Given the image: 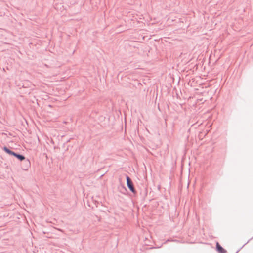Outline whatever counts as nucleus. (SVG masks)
<instances>
[{
    "mask_svg": "<svg viewBox=\"0 0 253 253\" xmlns=\"http://www.w3.org/2000/svg\"><path fill=\"white\" fill-rule=\"evenodd\" d=\"M126 178L127 187L132 193L135 194L136 193V191L134 187L133 182L131 178L127 175H126Z\"/></svg>",
    "mask_w": 253,
    "mask_h": 253,
    "instance_id": "nucleus-1",
    "label": "nucleus"
},
{
    "mask_svg": "<svg viewBox=\"0 0 253 253\" xmlns=\"http://www.w3.org/2000/svg\"><path fill=\"white\" fill-rule=\"evenodd\" d=\"M21 164V168L22 169L27 170L31 166V163L29 159L25 157V159L22 160Z\"/></svg>",
    "mask_w": 253,
    "mask_h": 253,
    "instance_id": "nucleus-2",
    "label": "nucleus"
},
{
    "mask_svg": "<svg viewBox=\"0 0 253 253\" xmlns=\"http://www.w3.org/2000/svg\"><path fill=\"white\" fill-rule=\"evenodd\" d=\"M216 249L218 253H226V251L220 245L218 242L216 243Z\"/></svg>",
    "mask_w": 253,
    "mask_h": 253,
    "instance_id": "nucleus-3",
    "label": "nucleus"
},
{
    "mask_svg": "<svg viewBox=\"0 0 253 253\" xmlns=\"http://www.w3.org/2000/svg\"><path fill=\"white\" fill-rule=\"evenodd\" d=\"M12 156H14L16 158L20 161H22L23 160L25 159V156L23 155L16 153L15 152H13V154Z\"/></svg>",
    "mask_w": 253,
    "mask_h": 253,
    "instance_id": "nucleus-4",
    "label": "nucleus"
},
{
    "mask_svg": "<svg viewBox=\"0 0 253 253\" xmlns=\"http://www.w3.org/2000/svg\"><path fill=\"white\" fill-rule=\"evenodd\" d=\"M2 149L5 153L9 154V155H12V154H13L14 151L11 150L10 149L7 148L6 146H4L2 148Z\"/></svg>",
    "mask_w": 253,
    "mask_h": 253,
    "instance_id": "nucleus-5",
    "label": "nucleus"
},
{
    "mask_svg": "<svg viewBox=\"0 0 253 253\" xmlns=\"http://www.w3.org/2000/svg\"><path fill=\"white\" fill-rule=\"evenodd\" d=\"M121 188L123 189V191H122L121 192L125 194L127 191V189L124 185H122Z\"/></svg>",
    "mask_w": 253,
    "mask_h": 253,
    "instance_id": "nucleus-6",
    "label": "nucleus"
},
{
    "mask_svg": "<svg viewBox=\"0 0 253 253\" xmlns=\"http://www.w3.org/2000/svg\"><path fill=\"white\" fill-rule=\"evenodd\" d=\"M253 238V237L252 238H251L250 240H249L245 244H244L242 247L239 249L235 253H238V252L240 251V250L241 249H242L245 245H246L251 239H252Z\"/></svg>",
    "mask_w": 253,
    "mask_h": 253,
    "instance_id": "nucleus-7",
    "label": "nucleus"
}]
</instances>
